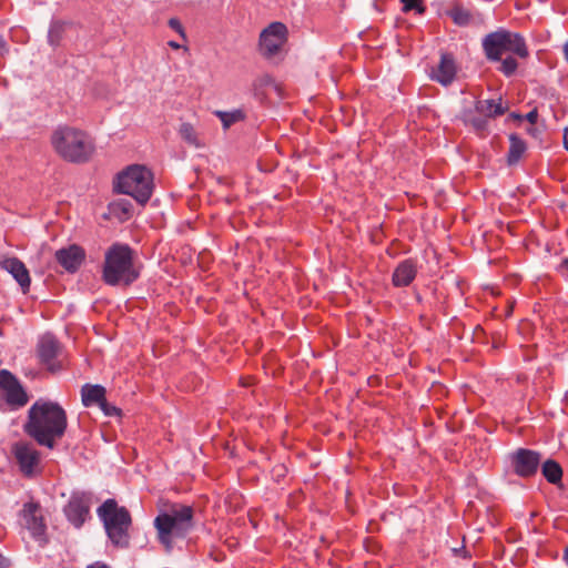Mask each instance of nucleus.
<instances>
[{
    "instance_id": "1",
    "label": "nucleus",
    "mask_w": 568,
    "mask_h": 568,
    "mask_svg": "<svg viewBox=\"0 0 568 568\" xmlns=\"http://www.w3.org/2000/svg\"><path fill=\"white\" fill-rule=\"evenodd\" d=\"M68 426L65 410L54 402L39 399L28 410L24 432L39 445L52 449Z\"/></svg>"
},
{
    "instance_id": "2",
    "label": "nucleus",
    "mask_w": 568,
    "mask_h": 568,
    "mask_svg": "<svg viewBox=\"0 0 568 568\" xmlns=\"http://www.w3.org/2000/svg\"><path fill=\"white\" fill-rule=\"evenodd\" d=\"M194 510L184 504H173L154 519L158 539L166 551H171L179 541L186 538L193 529Z\"/></svg>"
},
{
    "instance_id": "3",
    "label": "nucleus",
    "mask_w": 568,
    "mask_h": 568,
    "mask_svg": "<svg viewBox=\"0 0 568 568\" xmlns=\"http://www.w3.org/2000/svg\"><path fill=\"white\" fill-rule=\"evenodd\" d=\"M133 250L124 243L112 244L104 254L102 280L110 286H129L140 273L134 266Z\"/></svg>"
},
{
    "instance_id": "4",
    "label": "nucleus",
    "mask_w": 568,
    "mask_h": 568,
    "mask_svg": "<svg viewBox=\"0 0 568 568\" xmlns=\"http://www.w3.org/2000/svg\"><path fill=\"white\" fill-rule=\"evenodd\" d=\"M51 144L63 160L72 163L87 162L94 151L93 141L85 132L68 125L52 132Z\"/></svg>"
},
{
    "instance_id": "5",
    "label": "nucleus",
    "mask_w": 568,
    "mask_h": 568,
    "mask_svg": "<svg viewBox=\"0 0 568 568\" xmlns=\"http://www.w3.org/2000/svg\"><path fill=\"white\" fill-rule=\"evenodd\" d=\"M97 514L112 545L126 548L130 544L129 529L132 524L129 510L119 506L115 499L109 498L97 509Z\"/></svg>"
},
{
    "instance_id": "6",
    "label": "nucleus",
    "mask_w": 568,
    "mask_h": 568,
    "mask_svg": "<svg viewBox=\"0 0 568 568\" xmlns=\"http://www.w3.org/2000/svg\"><path fill=\"white\" fill-rule=\"evenodd\" d=\"M114 189L118 193L128 194L138 203L145 204L153 192V174L144 165H130L118 175Z\"/></svg>"
},
{
    "instance_id": "7",
    "label": "nucleus",
    "mask_w": 568,
    "mask_h": 568,
    "mask_svg": "<svg viewBox=\"0 0 568 568\" xmlns=\"http://www.w3.org/2000/svg\"><path fill=\"white\" fill-rule=\"evenodd\" d=\"M483 48L491 61H500L505 52H511L523 59L529 54L525 39L519 33L503 29L487 34L483 40Z\"/></svg>"
},
{
    "instance_id": "8",
    "label": "nucleus",
    "mask_w": 568,
    "mask_h": 568,
    "mask_svg": "<svg viewBox=\"0 0 568 568\" xmlns=\"http://www.w3.org/2000/svg\"><path fill=\"white\" fill-rule=\"evenodd\" d=\"M287 27L278 21L270 23L260 33L258 49L263 57L271 59L280 53L287 41Z\"/></svg>"
},
{
    "instance_id": "9",
    "label": "nucleus",
    "mask_w": 568,
    "mask_h": 568,
    "mask_svg": "<svg viewBox=\"0 0 568 568\" xmlns=\"http://www.w3.org/2000/svg\"><path fill=\"white\" fill-rule=\"evenodd\" d=\"M23 527L30 534V537L40 546H44L48 541L47 525L38 503H26L21 510Z\"/></svg>"
},
{
    "instance_id": "10",
    "label": "nucleus",
    "mask_w": 568,
    "mask_h": 568,
    "mask_svg": "<svg viewBox=\"0 0 568 568\" xmlns=\"http://www.w3.org/2000/svg\"><path fill=\"white\" fill-rule=\"evenodd\" d=\"M507 458L513 471L521 478L536 475L541 463V455L528 448H518L509 453Z\"/></svg>"
},
{
    "instance_id": "11",
    "label": "nucleus",
    "mask_w": 568,
    "mask_h": 568,
    "mask_svg": "<svg viewBox=\"0 0 568 568\" xmlns=\"http://www.w3.org/2000/svg\"><path fill=\"white\" fill-rule=\"evenodd\" d=\"M0 392L7 404L13 408H20L28 403L26 390L8 369L0 371Z\"/></svg>"
},
{
    "instance_id": "12",
    "label": "nucleus",
    "mask_w": 568,
    "mask_h": 568,
    "mask_svg": "<svg viewBox=\"0 0 568 568\" xmlns=\"http://www.w3.org/2000/svg\"><path fill=\"white\" fill-rule=\"evenodd\" d=\"M91 497L83 491H74L71 494L68 504L63 508V513L71 525L75 528L82 527L90 515Z\"/></svg>"
},
{
    "instance_id": "13",
    "label": "nucleus",
    "mask_w": 568,
    "mask_h": 568,
    "mask_svg": "<svg viewBox=\"0 0 568 568\" xmlns=\"http://www.w3.org/2000/svg\"><path fill=\"white\" fill-rule=\"evenodd\" d=\"M12 454L17 459L20 470L26 476H31L39 463L38 450L31 444L20 442L13 445Z\"/></svg>"
},
{
    "instance_id": "14",
    "label": "nucleus",
    "mask_w": 568,
    "mask_h": 568,
    "mask_svg": "<svg viewBox=\"0 0 568 568\" xmlns=\"http://www.w3.org/2000/svg\"><path fill=\"white\" fill-rule=\"evenodd\" d=\"M57 262L69 273H75L82 265L85 258L84 250L77 245L71 244L62 247L55 252Z\"/></svg>"
},
{
    "instance_id": "15",
    "label": "nucleus",
    "mask_w": 568,
    "mask_h": 568,
    "mask_svg": "<svg viewBox=\"0 0 568 568\" xmlns=\"http://www.w3.org/2000/svg\"><path fill=\"white\" fill-rule=\"evenodd\" d=\"M0 268L7 271L20 285L23 293L29 292L31 278L24 263L18 257H8L0 261Z\"/></svg>"
},
{
    "instance_id": "16",
    "label": "nucleus",
    "mask_w": 568,
    "mask_h": 568,
    "mask_svg": "<svg viewBox=\"0 0 568 568\" xmlns=\"http://www.w3.org/2000/svg\"><path fill=\"white\" fill-rule=\"evenodd\" d=\"M457 67L455 63V59L450 53H442L440 60L432 73L430 78L442 85H449L456 77Z\"/></svg>"
},
{
    "instance_id": "17",
    "label": "nucleus",
    "mask_w": 568,
    "mask_h": 568,
    "mask_svg": "<svg viewBox=\"0 0 568 568\" xmlns=\"http://www.w3.org/2000/svg\"><path fill=\"white\" fill-rule=\"evenodd\" d=\"M60 351V344L52 334H44L38 344V354L41 362L47 365L50 371H55L54 359Z\"/></svg>"
},
{
    "instance_id": "18",
    "label": "nucleus",
    "mask_w": 568,
    "mask_h": 568,
    "mask_svg": "<svg viewBox=\"0 0 568 568\" xmlns=\"http://www.w3.org/2000/svg\"><path fill=\"white\" fill-rule=\"evenodd\" d=\"M416 274V264L412 260H404L394 270L393 284L396 287H406L415 280Z\"/></svg>"
},
{
    "instance_id": "19",
    "label": "nucleus",
    "mask_w": 568,
    "mask_h": 568,
    "mask_svg": "<svg viewBox=\"0 0 568 568\" xmlns=\"http://www.w3.org/2000/svg\"><path fill=\"white\" fill-rule=\"evenodd\" d=\"M105 398V388L102 385L85 384L81 388V399L85 407L98 406Z\"/></svg>"
},
{
    "instance_id": "20",
    "label": "nucleus",
    "mask_w": 568,
    "mask_h": 568,
    "mask_svg": "<svg viewBox=\"0 0 568 568\" xmlns=\"http://www.w3.org/2000/svg\"><path fill=\"white\" fill-rule=\"evenodd\" d=\"M507 108L503 105L501 99L478 100L475 103V112L486 118H496L503 115Z\"/></svg>"
},
{
    "instance_id": "21",
    "label": "nucleus",
    "mask_w": 568,
    "mask_h": 568,
    "mask_svg": "<svg viewBox=\"0 0 568 568\" xmlns=\"http://www.w3.org/2000/svg\"><path fill=\"white\" fill-rule=\"evenodd\" d=\"M527 151L526 142L517 134L509 135V150L507 153L508 165L517 164Z\"/></svg>"
},
{
    "instance_id": "22",
    "label": "nucleus",
    "mask_w": 568,
    "mask_h": 568,
    "mask_svg": "<svg viewBox=\"0 0 568 568\" xmlns=\"http://www.w3.org/2000/svg\"><path fill=\"white\" fill-rule=\"evenodd\" d=\"M213 114L220 119L224 130H227L233 124L243 121L245 118V114L241 109H234L231 111L216 110Z\"/></svg>"
},
{
    "instance_id": "23",
    "label": "nucleus",
    "mask_w": 568,
    "mask_h": 568,
    "mask_svg": "<svg viewBox=\"0 0 568 568\" xmlns=\"http://www.w3.org/2000/svg\"><path fill=\"white\" fill-rule=\"evenodd\" d=\"M541 473L544 477L547 479V481H549L550 484L560 483L562 477L561 466L552 459H548L545 463H542Z\"/></svg>"
},
{
    "instance_id": "24",
    "label": "nucleus",
    "mask_w": 568,
    "mask_h": 568,
    "mask_svg": "<svg viewBox=\"0 0 568 568\" xmlns=\"http://www.w3.org/2000/svg\"><path fill=\"white\" fill-rule=\"evenodd\" d=\"M464 121L466 124L471 125L475 131L484 132L487 129L488 121L483 114H475L473 111H466L464 113Z\"/></svg>"
},
{
    "instance_id": "25",
    "label": "nucleus",
    "mask_w": 568,
    "mask_h": 568,
    "mask_svg": "<svg viewBox=\"0 0 568 568\" xmlns=\"http://www.w3.org/2000/svg\"><path fill=\"white\" fill-rule=\"evenodd\" d=\"M179 132L185 142L194 146H200L195 130L192 124L182 123Z\"/></svg>"
},
{
    "instance_id": "26",
    "label": "nucleus",
    "mask_w": 568,
    "mask_h": 568,
    "mask_svg": "<svg viewBox=\"0 0 568 568\" xmlns=\"http://www.w3.org/2000/svg\"><path fill=\"white\" fill-rule=\"evenodd\" d=\"M400 3L404 13L414 11L416 14H423L426 11L424 0H400Z\"/></svg>"
},
{
    "instance_id": "27",
    "label": "nucleus",
    "mask_w": 568,
    "mask_h": 568,
    "mask_svg": "<svg viewBox=\"0 0 568 568\" xmlns=\"http://www.w3.org/2000/svg\"><path fill=\"white\" fill-rule=\"evenodd\" d=\"M501 61V64H500V68L499 70L506 75V77H510L513 75L517 68H518V63L516 61V59H514L513 57H507L505 58L504 60H500Z\"/></svg>"
},
{
    "instance_id": "28",
    "label": "nucleus",
    "mask_w": 568,
    "mask_h": 568,
    "mask_svg": "<svg viewBox=\"0 0 568 568\" xmlns=\"http://www.w3.org/2000/svg\"><path fill=\"white\" fill-rule=\"evenodd\" d=\"M450 17L453 18L454 22L458 26H466L470 20V14L460 8H455L450 12Z\"/></svg>"
},
{
    "instance_id": "29",
    "label": "nucleus",
    "mask_w": 568,
    "mask_h": 568,
    "mask_svg": "<svg viewBox=\"0 0 568 568\" xmlns=\"http://www.w3.org/2000/svg\"><path fill=\"white\" fill-rule=\"evenodd\" d=\"M62 24L59 22H53L50 26L48 32V39L51 45H58L61 38Z\"/></svg>"
},
{
    "instance_id": "30",
    "label": "nucleus",
    "mask_w": 568,
    "mask_h": 568,
    "mask_svg": "<svg viewBox=\"0 0 568 568\" xmlns=\"http://www.w3.org/2000/svg\"><path fill=\"white\" fill-rule=\"evenodd\" d=\"M106 416L120 415V409L108 403L106 398L98 405Z\"/></svg>"
},
{
    "instance_id": "31",
    "label": "nucleus",
    "mask_w": 568,
    "mask_h": 568,
    "mask_svg": "<svg viewBox=\"0 0 568 568\" xmlns=\"http://www.w3.org/2000/svg\"><path fill=\"white\" fill-rule=\"evenodd\" d=\"M169 27L172 30H174L176 33H179L182 39H184V40L186 39V34H185L184 28H183V26H182V23L180 22L179 19L171 18L169 20Z\"/></svg>"
},
{
    "instance_id": "32",
    "label": "nucleus",
    "mask_w": 568,
    "mask_h": 568,
    "mask_svg": "<svg viewBox=\"0 0 568 568\" xmlns=\"http://www.w3.org/2000/svg\"><path fill=\"white\" fill-rule=\"evenodd\" d=\"M537 118H538V112L536 109L531 110L530 112H528L526 115H525V119L530 122L531 124H534L536 121H537Z\"/></svg>"
},
{
    "instance_id": "33",
    "label": "nucleus",
    "mask_w": 568,
    "mask_h": 568,
    "mask_svg": "<svg viewBox=\"0 0 568 568\" xmlns=\"http://www.w3.org/2000/svg\"><path fill=\"white\" fill-rule=\"evenodd\" d=\"M8 52V43L3 39V37H0V55H3Z\"/></svg>"
},
{
    "instance_id": "34",
    "label": "nucleus",
    "mask_w": 568,
    "mask_h": 568,
    "mask_svg": "<svg viewBox=\"0 0 568 568\" xmlns=\"http://www.w3.org/2000/svg\"><path fill=\"white\" fill-rule=\"evenodd\" d=\"M87 568H110V567L104 562L95 561V562L89 565Z\"/></svg>"
},
{
    "instance_id": "35",
    "label": "nucleus",
    "mask_w": 568,
    "mask_h": 568,
    "mask_svg": "<svg viewBox=\"0 0 568 568\" xmlns=\"http://www.w3.org/2000/svg\"><path fill=\"white\" fill-rule=\"evenodd\" d=\"M7 567V559L0 555V568H6Z\"/></svg>"
},
{
    "instance_id": "36",
    "label": "nucleus",
    "mask_w": 568,
    "mask_h": 568,
    "mask_svg": "<svg viewBox=\"0 0 568 568\" xmlns=\"http://www.w3.org/2000/svg\"><path fill=\"white\" fill-rule=\"evenodd\" d=\"M168 44H169L171 48H173V49H180V48H181V45H180L178 42H175V41H169V43H168Z\"/></svg>"
},
{
    "instance_id": "37",
    "label": "nucleus",
    "mask_w": 568,
    "mask_h": 568,
    "mask_svg": "<svg viewBox=\"0 0 568 568\" xmlns=\"http://www.w3.org/2000/svg\"><path fill=\"white\" fill-rule=\"evenodd\" d=\"M564 144H565L566 150L568 151V132L567 131L564 135Z\"/></svg>"
},
{
    "instance_id": "38",
    "label": "nucleus",
    "mask_w": 568,
    "mask_h": 568,
    "mask_svg": "<svg viewBox=\"0 0 568 568\" xmlns=\"http://www.w3.org/2000/svg\"><path fill=\"white\" fill-rule=\"evenodd\" d=\"M564 53H565V58L568 62V42L564 45Z\"/></svg>"
},
{
    "instance_id": "39",
    "label": "nucleus",
    "mask_w": 568,
    "mask_h": 568,
    "mask_svg": "<svg viewBox=\"0 0 568 568\" xmlns=\"http://www.w3.org/2000/svg\"><path fill=\"white\" fill-rule=\"evenodd\" d=\"M564 560L566 561V564L568 565V546L566 547L565 551H564Z\"/></svg>"
}]
</instances>
